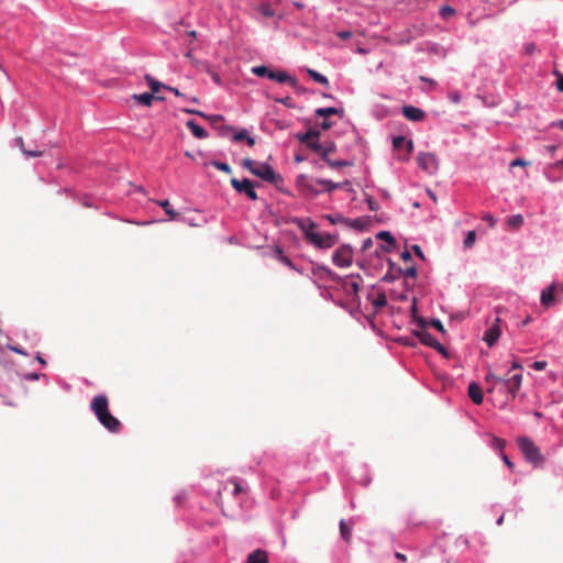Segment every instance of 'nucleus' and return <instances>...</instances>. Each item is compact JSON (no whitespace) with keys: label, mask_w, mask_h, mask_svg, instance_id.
Here are the masks:
<instances>
[{"label":"nucleus","mask_w":563,"mask_h":563,"mask_svg":"<svg viewBox=\"0 0 563 563\" xmlns=\"http://www.w3.org/2000/svg\"><path fill=\"white\" fill-rule=\"evenodd\" d=\"M494 379L499 382V393L504 394L505 398L503 402L507 405L516 398L522 383V374L516 373L507 375V377H500L495 375L492 371H488L485 376V382L490 383V380Z\"/></svg>","instance_id":"nucleus-1"},{"label":"nucleus","mask_w":563,"mask_h":563,"mask_svg":"<svg viewBox=\"0 0 563 563\" xmlns=\"http://www.w3.org/2000/svg\"><path fill=\"white\" fill-rule=\"evenodd\" d=\"M90 408L99 422L110 432H119L121 422L110 413L108 398L104 395L93 397Z\"/></svg>","instance_id":"nucleus-2"},{"label":"nucleus","mask_w":563,"mask_h":563,"mask_svg":"<svg viewBox=\"0 0 563 563\" xmlns=\"http://www.w3.org/2000/svg\"><path fill=\"white\" fill-rule=\"evenodd\" d=\"M242 166L249 169L256 177H260L271 184H277L282 180L280 175L276 174L268 164H256L252 158H244Z\"/></svg>","instance_id":"nucleus-3"},{"label":"nucleus","mask_w":563,"mask_h":563,"mask_svg":"<svg viewBox=\"0 0 563 563\" xmlns=\"http://www.w3.org/2000/svg\"><path fill=\"white\" fill-rule=\"evenodd\" d=\"M518 445L529 463L534 466H541L543 464L544 457L541 454L540 449L529 438H519Z\"/></svg>","instance_id":"nucleus-4"},{"label":"nucleus","mask_w":563,"mask_h":563,"mask_svg":"<svg viewBox=\"0 0 563 563\" xmlns=\"http://www.w3.org/2000/svg\"><path fill=\"white\" fill-rule=\"evenodd\" d=\"M418 166L426 173L432 175L439 168V161L433 153H420L417 156Z\"/></svg>","instance_id":"nucleus-5"},{"label":"nucleus","mask_w":563,"mask_h":563,"mask_svg":"<svg viewBox=\"0 0 563 563\" xmlns=\"http://www.w3.org/2000/svg\"><path fill=\"white\" fill-rule=\"evenodd\" d=\"M333 263L339 267H347L352 264L353 252L350 246L343 245L339 247L332 256Z\"/></svg>","instance_id":"nucleus-6"},{"label":"nucleus","mask_w":563,"mask_h":563,"mask_svg":"<svg viewBox=\"0 0 563 563\" xmlns=\"http://www.w3.org/2000/svg\"><path fill=\"white\" fill-rule=\"evenodd\" d=\"M231 185L238 192L245 194L251 200L255 201L258 199L257 194L254 190V185L250 179L244 178L239 180L236 178H232Z\"/></svg>","instance_id":"nucleus-7"},{"label":"nucleus","mask_w":563,"mask_h":563,"mask_svg":"<svg viewBox=\"0 0 563 563\" xmlns=\"http://www.w3.org/2000/svg\"><path fill=\"white\" fill-rule=\"evenodd\" d=\"M308 239L320 249H330L335 243V238L330 234H322L319 232H308Z\"/></svg>","instance_id":"nucleus-8"},{"label":"nucleus","mask_w":563,"mask_h":563,"mask_svg":"<svg viewBox=\"0 0 563 563\" xmlns=\"http://www.w3.org/2000/svg\"><path fill=\"white\" fill-rule=\"evenodd\" d=\"M500 318L496 317L494 324L485 332L484 341L488 346H493L501 334Z\"/></svg>","instance_id":"nucleus-9"},{"label":"nucleus","mask_w":563,"mask_h":563,"mask_svg":"<svg viewBox=\"0 0 563 563\" xmlns=\"http://www.w3.org/2000/svg\"><path fill=\"white\" fill-rule=\"evenodd\" d=\"M298 186L301 192L306 196L316 197L321 192L320 189L317 188V183H312L306 176H300L297 180Z\"/></svg>","instance_id":"nucleus-10"},{"label":"nucleus","mask_w":563,"mask_h":563,"mask_svg":"<svg viewBox=\"0 0 563 563\" xmlns=\"http://www.w3.org/2000/svg\"><path fill=\"white\" fill-rule=\"evenodd\" d=\"M269 79L280 84H288L294 88L298 87V80L283 70L273 71V74H269Z\"/></svg>","instance_id":"nucleus-11"},{"label":"nucleus","mask_w":563,"mask_h":563,"mask_svg":"<svg viewBox=\"0 0 563 563\" xmlns=\"http://www.w3.org/2000/svg\"><path fill=\"white\" fill-rule=\"evenodd\" d=\"M402 114L407 120L419 122L422 121L426 117V113L420 108L413 106H405L402 108Z\"/></svg>","instance_id":"nucleus-12"},{"label":"nucleus","mask_w":563,"mask_h":563,"mask_svg":"<svg viewBox=\"0 0 563 563\" xmlns=\"http://www.w3.org/2000/svg\"><path fill=\"white\" fill-rule=\"evenodd\" d=\"M422 329L416 330L413 333L420 340V342L427 346L433 347L438 340H435L431 333L426 330V322L423 320L420 321Z\"/></svg>","instance_id":"nucleus-13"},{"label":"nucleus","mask_w":563,"mask_h":563,"mask_svg":"<svg viewBox=\"0 0 563 563\" xmlns=\"http://www.w3.org/2000/svg\"><path fill=\"white\" fill-rule=\"evenodd\" d=\"M393 146L395 150L399 151L401 150L404 146H406L407 148V153L404 157H400L401 159H407L409 154L412 152L413 150V143L412 141H407L405 136H396L394 137L393 140Z\"/></svg>","instance_id":"nucleus-14"},{"label":"nucleus","mask_w":563,"mask_h":563,"mask_svg":"<svg viewBox=\"0 0 563 563\" xmlns=\"http://www.w3.org/2000/svg\"><path fill=\"white\" fill-rule=\"evenodd\" d=\"M558 285L551 284L548 288L543 289L541 292V303L544 307H550L554 302V295L556 291Z\"/></svg>","instance_id":"nucleus-15"},{"label":"nucleus","mask_w":563,"mask_h":563,"mask_svg":"<svg viewBox=\"0 0 563 563\" xmlns=\"http://www.w3.org/2000/svg\"><path fill=\"white\" fill-rule=\"evenodd\" d=\"M467 394L475 405H481L483 402V390L477 383L472 382L468 385Z\"/></svg>","instance_id":"nucleus-16"},{"label":"nucleus","mask_w":563,"mask_h":563,"mask_svg":"<svg viewBox=\"0 0 563 563\" xmlns=\"http://www.w3.org/2000/svg\"><path fill=\"white\" fill-rule=\"evenodd\" d=\"M316 183L323 187L322 190L328 191V192H331L338 188H342L343 185H350V183L347 180L343 181V183H333L332 180H328V179H317Z\"/></svg>","instance_id":"nucleus-17"},{"label":"nucleus","mask_w":563,"mask_h":563,"mask_svg":"<svg viewBox=\"0 0 563 563\" xmlns=\"http://www.w3.org/2000/svg\"><path fill=\"white\" fill-rule=\"evenodd\" d=\"M186 125L197 139H206L208 136L207 131L195 121L189 120Z\"/></svg>","instance_id":"nucleus-18"},{"label":"nucleus","mask_w":563,"mask_h":563,"mask_svg":"<svg viewBox=\"0 0 563 563\" xmlns=\"http://www.w3.org/2000/svg\"><path fill=\"white\" fill-rule=\"evenodd\" d=\"M245 563H268L267 554L263 550H256L249 554Z\"/></svg>","instance_id":"nucleus-19"},{"label":"nucleus","mask_w":563,"mask_h":563,"mask_svg":"<svg viewBox=\"0 0 563 563\" xmlns=\"http://www.w3.org/2000/svg\"><path fill=\"white\" fill-rule=\"evenodd\" d=\"M314 114L317 117H322V118H328L330 115H334V114H339L340 117H343V110L342 109H338V108H334V107H329V108H318L316 111H314Z\"/></svg>","instance_id":"nucleus-20"},{"label":"nucleus","mask_w":563,"mask_h":563,"mask_svg":"<svg viewBox=\"0 0 563 563\" xmlns=\"http://www.w3.org/2000/svg\"><path fill=\"white\" fill-rule=\"evenodd\" d=\"M139 103L143 104V106H151L153 100L154 99H157V100H164L163 97H155L153 93L151 92H144V93H141V95H134L133 97Z\"/></svg>","instance_id":"nucleus-21"},{"label":"nucleus","mask_w":563,"mask_h":563,"mask_svg":"<svg viewBox=\"0 0 563 563\" xmlns=\"http://www.w3.org/2000/svg\"><path fill=\"white\" fill-rule=\"evenodd\" d=\"M377 239L383 240L387 243V246L385 247L386 252H390L396 246V240L388 231H380L377 234Z\"/></svg>","instance_id":"nucleus-22"},{"label":"nucleus","mask_w":563,"mask_h":563,"mask_svg":"<svg viewBox=\"0 0 563 563\" xmlns=\"http://www.w3.org/2000/svg\"><path fill=\"white\" fill-rule=\"evenodd\" d=\"M340 534L345 542H350L352 539V526H349L345 520L340 521Z\"/></svg>","instance_id":"nucleus-23"},{"label":"nucleus","mask_w":563,"mask_h":563,"mask_svg":"<svg viewBox=\"0 0 563 563\" xmlns=\"http://www.w3.org/2000/svg\"><path fill=\"white\" fill-rule=\"evenodd\" d=\"M321 133L319 130H316V129H310L308 132L306 133H299L297 134V139L303 143V144H307L309 141H311V139L313 137H320Z\"/></svg>","instance_id":"nucleus-24"},{"label":"nucleus","mask_w":563,"mask_h":563,"mask_svg":"<svg viewBox=\"0 0 563 563\" xmlns=\"http://www.w3.org/2000/svg\"><path fill=\"white\" fill-rule=\"evenodd\" d=\"M336 146L333 142L328 143L327 145H322L321 151H319L318 155L327 163L330 159V154L335 151Z\"/></svg>","instance_id":"nucleus-25"},{"label":"nucleus","mask_w":563,"mask_h":563,"mask_svg":"<svg viewBox=\"0 0 563 563\" xmlns=\"http://www.w3.org/2000/svg\"><path fill=\"white\" fill-rule=\"evenodd\" d=\"M16 143L20 147V150L23 152V154L27 157H40L43 155L42 151H29L24 147V142L22 137L16 139Z\"/></svg>","instance_id":"nucleus-26"},{"label":"nucleus","mask_w":563,"mask_h":563,"mask_svg":"<svg viewBox=\"0 0 563 563\" xmlns=\"http://www.w3.org/2000/svg\"><path fill=\"white\" fill-rule=\"evenodd\" d=\"M308 75L317 82L328 87L329 86V80L325 76H323L322 74L313 70V69H308L307 70Z\"/></svg>","instance_id":"nucleus-27"},{"label":"nucleus","mask_w":563,"mask_h":563,"mask_svg":"<svg viewBox=\"0 0 563 563\" xmlns=\"http://www.w3.org/2000/svg\"><path fill=\"white\" fill-rule=\"evenodd\" d=\"M157 203L165 210L169 219L174 220L177 218L178 213L172 208L168 200H161Z\"/></svg>","instance_id":"nucleus-28"},{"label":"nucleus","mask_w":563,"mask_h":563,"mask_svg":"<svg viewBox=\"0 0 563 563\" xmlns=\"http://www.w3.org/2000/svg\"><path fill=\"white\" fill-rule=\"evenodd\" d=\"M145 80L146 82L148 84L152 92L151 93H155V92H158L161 88H165L166 86L161 84L159 81H157L156 79H154L152 76L150 75H146L145 76Z\"/></svg>","instance_id":"nucleus-29"},{"label":"nucleus","mask_w":563,"mask_h":563,"mask_svg":"<svg viewBox=\"0 0 563 563\" xmlns=\"http://www.w3.org/2000/svg\"><path fill=\"white\" fill-rule=\"evenodd\" d=\"M507 224L512 229H518L523 224V218L521 214L511 216L508 218Z\"/></svg>","instance_id":"nucleus-30"},{"label":"nucleus","mask_w":563,"mask_h":563,"mask_svg":"<svg viewBox=\"0 0 563 563\" xmlns=\"http://www.w3.org/2000/svg\"><path fill=\"white\" fill-rule=\"evenodd\" d=\"M252 71H253V74H255L260 77H268L269 78V74H273L274 70H271L266 66H256L252 69Z\"/></svg>","instance_id":"nucleus-31"},{"label":"nucleus","mask_w":563,"mask_h":563,"mask_svg":"<svg viewBox=\"0 0 563 563\" xmlns=\"http://www.w3.org/2000/svg\"><path fill=\"white\" fill-rule=\"evenodd\" d=\"M375 308H383L387 305V297L385 292H379L373 301Z\"/></svg>","instance_id":"nucleus-32"},{"label":"nucleus","mask_w":563,"mask_h":563,"mask_svg":"<svg viewBox=\"0 0 563 563\" xmlns=\"http://www.w3.org/2000/svg\"><path fill=\"white\" fill-rule=\"evenodd\" d=\"M320 137H313L311 141H309L306 145L308 148H310L314 153H319L321 151L322 144L319 142Z\"/></svg>","instance_id":"nucleus-33"},{"label":"nucleus","mask_w":563,"mask_h":563,"mask_svg":"<svg viewBox=\"0 0 563 563\" xmlns=\"http://www.w3.org/2000/svg\"><path fill=\"white\" fill-rule=\"evenodd\" d=\"M327 164L331 167V168H336V167H344V166H352L353 164L349 161H333V159H329L327 162Z\"/></svg>","instance_id":"nucleus-34"},{"label":"nucleus","mask_w":563,"mask_h":563,"mask_svg":"<svg viewBox=\"0 0 563 563\" xmlns=\"http://www.w3.org/2000/svg\"><path fill=\"white\" fill-rule=\"evenodd\" d=\"M211 164H212L217 169L222 170V172H224V173H227V174H231V172H232V169H231L230 165H229V164H227V163H222V162L213 161Z\"/></svg>","instance_id":"nucleus-35"},{"label":"nucleus","mask_w":563,"mask_h":563,"mask_svg":"<svg viewBox=\"0 0 563 563\" xmlns=\"http://www.w3.org/2000/svg\"><path fill=\"white\" fill-rule=\"evenodd\" d=\"M455 13V10L450 7V5H443L441 9H440V15L443 18V19H449L450 16H452L453 14Z\"/></svg>","instance_id":"nucleus-36"},{"label":"nucleus","mask_w":563,"mask_h":563,"mask_svg":"<svg viewBox=\"0 0 563 563\" xmlns=\"http://www.w3.org/2000/svg\"><path fill=\"white\" fill-rule=\"evenodd\" d=\"M475 240H476V233L475 231H470L467 234H466V238L464 240V246L465 247H472L473 244L475 243Z\"/></svg>","instance_id":"nucleus-37"},{"label":"nucleus","mask_w":563,"mask_h":563,"mask_svg":"<svg viewBox=\"0 0 563 563\" xmlns=\"http://www.w3.org/2000/svg\"><path fill=\"white\" fill-rule=\"evenodd\" d=\"M247 136H249V132H247V130L242 129V130L238 131V132L233 135V141H235V142L245 141Z\"/></svg>","instance_id":"nucleus-38"},{"label":"nucleus","mask_w":563,"mask_h":563,"mask_svg":"<svg viewBox=\"0 0 563 563\" xmlns=\"http://www.w3.org/2000/svg\"><path fill=\"white\" fill-rule=\"evenodd\" d=\"M554 75L556 76V89L563 92V74L555 70Z\"/></svg>","instance_id":"nucleus-39"},{"label":"nucleus","mask_w":563,"mask_h":563,"mask_svg":"<svg viewBox=\"0 0 563 563\" xmlns=\"http://www.w3.org/2000/svg\"><path fill=\"white\" fill-rule=\"evenodd\" d=\"M405 277L416 278L417 277V268L415 266L407 267L404 271Z\"/></svg>","instance_id":"nucleus-40"},{"label":"nucleus","mask_w":563,"mask_h":563,"mask_svg":"<svg viewBox=\"0 0 563 563\" xmlns=\"http://www.w3.org/2000/svg\"><path fill=\"white\" fill-rule=\"evenodd\" d=\"M430 324L435 328L438 331H440L441 333H445V329L442 324V322L439 320V319H432L430 321Z\"/></svg>","instance_id":"nucleus-41"},{"label":"nucleus","mask_w":563,"mask_h":563,"mask_svg":"<svg viewBox=\"0 0 563 563\" xmlns=\"http://www.w3.org/2000/svg\"><path fill=\"white\" fill-rule=\"evenodd\" d=\"M529 164H530L529 162H527V161H525V159H522V158H516V159H514V161L510 163V167H511V168H512V167H518V166H520V167H526V166H528Z\"/></svg>","instance_id":"nucleus-42"},{"label":"nucleus","mask_w":563,"mask_h":563,"mask_svg":"<svg viewBox=\"0 0 563 563\" xmlns=\"http://www.w3.org/2000/svg\"><path fill=\"white\" fill-rule=\"evenodd\" d=\"M449 98H450V100H451L453 103H455V104H457V103H460V102H461V93H460L459 91H456V90L451 91V92L449 93Z\"/></svg>","instance_id":"nucleus-43"},{"label":"nucleus","mask_w":563,"mask_h":563,"mask_svg":"<svg viewBox=\"0 0 563 563\" xmlns=\"http://www.w3.org/2000/svg\"><path fill=\"white\" fill-rule=\"evenodd\" d=\"M261 12L265 15V16H273L275 14V11L271 8V5L268 4H264L262 5L261 8Z\"/></svg>","instance_id":"nucleus-44"},{"label":"nucleus","mask_w":563,"mask_h":563,"mask_svg":"<svg viewBox=\"0 0 563 563\" xmlns=\"http://www.w3.org/2000/svg\"><path fill=\"white\" fill-rule=\"evenodd\" d=\"M493 443L494 446L500 451L504 450V448L506 446V441L499 438H494Z\"/></svg>","instance_id":"nucleus-45"},{"label":"nucleus","mask_w":563,"mask_h":563,"mask_svg":"<svg viewBox=\"0 0 563 563\" xmlns=\"http://www.w3.org/2000/svg\"><path fill=\"white\" fill-rule=\"evenodd\" d=\"M432 349H434L435 351H438L440 354H442L445 357L449 356L446 349L439 341L435 343V345Z\"/></svg>","instance_id":"nucleus-46"},{"label":"nucleus","mask_w":563,"mask_h":563,"mask_svg":"<svg viewBox=\"0 0 563 563\" xmlns=\"http://www.w3.org/2000/svg\"><path fill=\"white\" fill-rule=\"evenodd\" d=\"M432 349H434L435 351H438L440 354H442L445 357L449 356L446 349L439 341L435 343V345Z\"/></svg>","instance_id":"nucleus-47"},{"label":"nucleus","mask_w":563,"mask_h":563,"mask_svg":"<svg viewBox=\"0 0 563 563\" xmlns=\"http://www.w3.org/2000/svg\"><path fill=\"white\" fill-rule=\"evenodd\" d=\"M278 257H279V260H280V262H282V263H284V264H285V265H287V266L292 267V263H291V261H290L287 256H285V255L283 254V251H282V250H278Z\"/></svg>","instance_id":"nucleus-48"},{"label":"nucleus","mask_w":563,"mask_h":563,"mask_svg":"<svg viewBox=\"0 0 563 563\" xmlns=\"http://www.w3.org/2000/svg\"><path fill=\"white\" fill-rule=\"evenodd\" d=\"M275 100L288 108L292 107V99L290 97L279 98V99H275Z\"/></svg>","instance_id":"nucleus-49"},{"label":"nucleus","mask_w":563,"mask_h":563,"mask_svg":"<svg viewBox=\"0 0 563 563\" xmlns=\"http://www.w3.org/2000/svg\"><path fill=\"white\" fill-rule=\"evenodd\" d=\"M488 384V388H487V393H494L495 390H498L499 391V382H496L495 379L494 380H490V383H487Z\"/></svg>","instance_id":"nucleus-50"},{"label":"nucleus","mask_w":563,"mask_h":563,"mask_svg":"<svg viewBox=\"0 0 563 563\" xmlns=\"http://www.w3.org/2000/svg\"><path fill=\"white\" fill-rule=\"evenodd\" d=\"M192 52H194V47L189 46L187 53L185 54V56L190 59V62L194 64V65H198L199 62L192 55Z\"/></svg>","instance_id":"nucleus-51"},{"label":"nucleus","mask_w":563,"mask_h":563,"mask_svg":"<svg viewBox=\"0 0 563 563\" xmlns=\"http://www.w3.org/2000/svg\"><path fill=\"white\" fill-rule=\"evenodd\" d=\"M205 119L210 120L212 123H218L223 121V117L221 114L206 115Z\"/></svg>","instance_id":"nucleus-52"},{"label":"nucleus","mask_w":563,"mask_h":563,"mask_svg":"<svg viewBox=\"0 0 563 563\" xmlns=\"http://www.w3.org/2000/svg\"><path fill=\"white\" fill-rule=\"evenodd\" d=\"M333 125V122H331L330 120H328V118H324V120L320 123V128L322 130H329L331 129Z\"/></svg>","instance_id":"nucleus-53"},{"label":"nucleus","mask_w":563,"mask_h":563,"mask_svg":"<svg viewBox=\"0 0 563 563\" xmlns=\"http://www.w3.org/2000/svg\"><path fill=\"white\" fill-rule=\"evenodd\" d=\"M545 366H547V362H544V361H537V362H534V363H533V365H532V367H533L534 369H537V371H542V369H544V368H545Z\"/></svg>","instance_id":"nucleus-54"},{"label":"nucleus","mask_w":563,"mask_h":563,"mask_svg":"<svg viewBox=\"0 0 563 563\" xmlns=\"http://www.w3.org/2000/svg\"><path fill=\"white\" fill-rule=\"evenodd\" d=\"M412 251L415 252V254L420 257L421 260H424V254L421 250V247L419 245H413L412 246Z\"/></svg>","instance_id":"nucleus-55"},{"label":"nucleus","mask_w":563,"mask_h":563,"mask_svg":"<svg viewBox=\"0 0 563 563\" xmlns=\"http://www.w3.org/2000/svg\"><path fill=\"white\" fill-rule=\"evenodd\" d=\"M483 220L488 222L490 227L495 225V218L493 217V214L490 213H486L484 217H483Z\"/></svg>","instance_id":"nucleus-56"},{"label":"nucleus","mask_w":563,"mask_h":563,"mask_svg":"<svg viewBox=\"0 0 563 563\" xmlns=\"http://www.w3.org/2000/svg\"><path fill=\"white\" fill-rule=\"evenodd\" d=\"M207 71L210 74L216 84L221 82L220 76L216 71L211 70L210 68H208Z\"/></svg>","instance_id":"nucleus-57"},{"label":"nucleus","mask_w":563,"mask_h":563,"mask_svg":"<svg viewBox=\"0 0 563 563\" xmlns=\"http://www.w3.org/2000/svg\"><path fill=\"white\" fill-rule=\"evenodd\" d=\"M367 203H368V207L371 210H376L377 209V202L373 199V197H368L366 199Z\"/></svg>","instance_id":"nucleus-58"},{"label":"nucleus","mask_w":563,"mask_h":563,"mask_svg":"<svg viewBox=\"0 0 563 563\" xmlns=\"http://www.w3.org/2000/svg\"><path fill=\"white\" fill-rule=\"evenodd\" d=\"M534 51H536V44H534V43H528V44L525 46V52H526L527 54H532Z\"/></svg>","instance_id":"nucleus-59"},{"label":"nucleus","mask_w":563,"mask_h":563,"mask_svg":"<svg viewBox=\"0 0 563 563\" xmlns=\"http://www.w3.org/2000/svg\"><path fill=\"white\" fill-rule=\"evenodd\" d=\"M401 260L405 261V262H411L412 261V256L410 254L409 251H405L401 253L400 255Z\"/></svg>","instance_id":"nucleus-60"},{"label":"nucleus","mask_w":563,"mask_h":563,"mask_svg":"<svg viewBox=\"0 0 563 563\" xmlns=\"http://www.w3.org/2000/svg\"><path fill=\"white\" fill-rule=\"evenodd\" d=\"M165 89L174 92V95L177 97H185L177 88L167 86V87H165Z\"/></svg>","instance_id":"nucleus-61"},{"label":"nucleus","mask_w":563,"mask_h":563,"mask_svg":"<svg viewBox=\"0 0 563 563\" xmlns=\"http://www.w3.org/2000/svg\"><path fill=\"white\" fill-rule=\"evenodd\" d=\"M185 111L188 112V113L198 114V115H200L202 118H206V114L203 112H201V111H198V110L186 109Z\"/></svg>","instance_id":"nucleus-62"},{"label":"nucleus","mask_w":563,"mask_h":563,"mask_svg":"<svg viewBox=\"0 0 563 563\" xmlns=\"http://www.w3.org/2000/svg\"><path fill=\"white\" fill-rule=\"evenodd\" d=\"M233 484H234V495L240 494L242 492L241 485L236 481H234Z\"/></svg>","instance_id":"nucleus-63"},{"label":"nucleus","mask_w":563,"mask_h":563,"mask_svg":"<svg viewBox=\"0 0 563 563\" xmlns=\"http://www.w3.org/2000/svg\"><path fill=\"white\" fill-rule=\"evenodd\" d=\"M395 556H396V559H398V560H400L402 562L407 561V556L405 554L400 553V552H396Z\"/></svg>","instance_id":"nucleus-64"}]
</instances>
